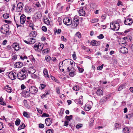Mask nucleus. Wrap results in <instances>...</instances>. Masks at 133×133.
<instances>
[{
  "label": "nucleus",
  "instance_id": "28",
  "mask_svg": "<svg viewBox=\"0 0 133 133\" xmlns=\"http://www.w3.org/2000/svg\"><path fill=\"white\" fill-rule=\"evenodd\" d=\"M36 35V32L35 31H32L31 32L30 36L32 37H35Z\"/></svg>",
  "mask_w": 133,
  "mask_h": 133
},
{
  "label": "nucleus",
  "instance_id": "54",
  "mask_svg": "<svg viewBox=\"0 0 133 133\" xmlns=\"http://www.w3.org/2000/svg\"><path fill=\"white\" fill-rule=\"evenodd\" d=\"M20 73H22V74H23V75H25L26 74V72L25 70V69H23L22 71H21Z\"/></svg>",
  "mask_w": 133,
  "mask_h": 133
},
{
  "label": "nucleus",
  "instance_id": "24",
  "mask_svg": "<svg viewBox=\"0 0 133 133\" xmlns=\"http://www.w3.org/2000/svg\"><path fill=\"white\" fill-rule=\"evenodd\" d=\"M103 91L102 90L98 89L96 92V94L98 96H101L103 95Z\"/></svg>",
  "mask_w": 133,
  "mask_h": 133
},
{
  "label": "nucleus",
  "instance_id": "40",
  "mask_svg": "<svg viewBox=\"0 0 133 133\" xmlns=\"http://www.w3.org/2000/svg\"><path fill=\"white\" fill-rule=\"evenodd\" d=\"M3 17L5 19L8 18L9 17V15L7 14H3Z\"/></svg>",
  "mask_w": 133,
  "mask_h": 133
},
{
  "label": "nucleus",
  "instance_id": "48",
  "mask_svg": "<svg viewBox=\"0 0 133 133\" xmlns=\"http://www.w3.org/2000/svg\"><path fill=\"white\" fill-rule=\"evenodd\" d=\"M77 68L79 72H82L84 71V69L82 68H81L77 66Z\"/></svg>",
  "mask_w": 133,
  "mask_h": 133
},
{
  "label": "nucleus",
  "instance_id": "36",
  "mask_svg": "<svg viewBox=\"0 0 133 133\" xmlns=\"http://www.w3.org/2000/svg\"><path fill=\"white\" fill-rule=\"evenodd\" d=\"M98 19L97 18H94L92 19L91 22L92 23H94L98 21Z\"/></svg>",
  "mask_w": 133,
  "mask_h": 133
},
{
  "label": "nucleus",
  "instance_id": "32",
  "mask_svg": "<svg viewBox=\"0 0 133 133\" xmlns=\"http://www.w3.org/2000/svg\"><path fill=\"white\" fill-rule=\"evenodd\" d=\"M91 107L90 105H88L87 104L85 106V109L86 110L89 111L91 109Z\"/></svg>",
  "mask_w": 133,
  "mask_h": 133
},
{
  "label": "nucleus",
  "instance_id": "49",
  "mask_svg": "<svg viewBox=\"0 0 133 133\" xmlns=\"http://www.w3.org/2000/svg\"><path fill=\"white\" fill-rule=\"evenodd\" d=\"M106 100V98L101 99L100 100V103L101 104H102L105 102V101Z\"/></svg>",
  "mask_w": 133,
  "mask_h": 133
},
{
  "label": "nucleus",
  "instance_id": "46",
  "mask_svg": "<svg viewBox=\"0 0 133 133\" xmlns=\"http://www.w3.org/2000/svg\"><path fill=\"white\" fill-rule=\"evenodd\" d=\"M82 124H77L76 126V128L77 129H79L80 128L82 127Z\"/></svg>",
  "mask_w": 133,
  "mask_h": 133
},
{
  "label": "nucleus",
  "instance_id": "53",
  "mask_svg": "<svg viewBox=\"0 0 133 133\" xmlns=\"http://www.w3.org/2000/svg\"><path fill=\"white\" fill-rule=\"evenodd\" d=\"M26 88V87L25 85L23 84H22L21 85V90H23V89Z\"/></svg>",
  "mask_w": 133,
  "mask_h": 133
},
{
  "label": "nucleus",
  "instance_id": "30",
  "mask_svg": "<svg viewBox=\"0 0 133 133\" xmlns=\"http://www.w3.org/2000/svg\"><path fill=\"white\" fill-rule=\"evenodd\" d=\"M3 99L2 97L0 98V104L3 106H5L6 103L5 102L3 101Z\"/></svg>",
  "mask_w": 133,
  "mask_h": 133
},
{
  "label": "nucleus",
  "instance_id": "22",
  "mask_svg": "<svg viewBox=\"0 0 133 133\" xmlns=\"http://www.w3.org/2000/svg\"><path fill=\"white\" fill-rule=\"evenodd\" d=\"M32 10V8L28 6H26L25 7V12L28 13H29L31 12Z\"/></svg>",
  "mask_w": 133,
  "mask_h": 133
},
{
  "label": "nucleus",
  "instance_id": "57",
  "mask_svg": "<svg viewBox=\"0 0 133 133\" xmlns=\"http://www.w3.org/2000/svg\"><path fill=\"white\" fill-rule=\"evenodd\" d=\"M69 121H65L64 122V125L67 126L68 125Z\"/></svg>",
  "mask_w": 133,
  "mask_h": 133
},
{
  "label": "nucleus",
  "instance_id": "20",
  "mask_svg": "<svg viewBox=\"0 0 133 133\" xmlns=\"http://www.w3.org/2000/svg\"><path fill=\"white\" fill-rule=\"evenodd\" d=\"M22 93L23 96L25 97H28L30 96V92L27 91H22Z\"/></svg>",
  "mask_w": 133,
  "mask_h": 133
},
{
  "label": "nucleus",
  "instance_id": "17",
  "mask_svg": "<svg viewBox=\"0 0 133 133\" xmlns=\"http://www.w3.org/2000/svg\"><path fill=\"white\" fill-rule=\"evenodd\" d=\"M120 51L123 54H127L128 52V50L125 47H122L120 49Z\"/></svg>",
  "mask_w": 133,
  "mask_h": 133
},
{
  "label": "nucleus",
  "instance_id": "38",
  "mask_svg": "<svg viewBox=\"0 0 133 133\" xmlns=\"http://www.w3.org/2000/svg\"><path fill=\"white\" fill-rule=\"evenodd\" d=\"M72 116L70 115L69 116H66L65 118L68 120L70 121L71 119H72Z\"/></svg>",
  "mask_w": 133,
  "mask_h": 133
},
{
  "label": "nucleus",
  "instance_id": "23",
  "mask_svg": "<svg viewBox=\"0 0 133 133\" xmlns=\"http://www.w3.org/2000/svg\"><path fill=\"white\" fill-rule=\"evenodd\" d=\"M79 16H84L85 14V12L84 10L83 9H81L78 12Z\"/></svg>",
  "mask_w": 133,
  "mask_h": 133
},
{
  "label": "nucleus",
  "instance_id": "11",
  "mask_svg": "<svg viewBox=\"0 0 133 133\" xmlns=\"http://www.w3.org/2000/svg\"><path fill=\"white\" fill-rule=\"evenodd\" d=\"M26 18L25 16L23 14H22L20 17V22L21 24H24L26 21Z\"/></svg>",
  "mask_w": 133,
  "mask_h": 133
},
{
  "label": "nucleus",
  "instance_id": "2",
  "mask_svg": "<svg viewBox=\"0 0 133 133\" xmlns=\"http://www.w3.org/2000/svg\"><path fill=\"white\" fill-rule=\"evenodd\" d=\"M9 26L7 24L3 25L0 29L1 33L4 34H6L9 30Z\"/></svg>",
  "mask_w": 133,
  "mask_h": 133
},
{
  "label": "nucleus",
  "instance_id": "50",
  "mask_svg": "<svg viewBox=\"0 0 133 133\" xmlns=\"http://www.w3.org/2000/svg\"><path fill=\"white\" fill-rule=\"evenodd\" d=\"M72 56L74 59H75L76 58V55L75 52H74V54H72Z\"/></svg>",
  "mask_w": 133,
  "mask_h": 133
},
{
  "label": "nucleus",
  "instance_id": "13",
  "mask_svg": "<svg viewBox=\"0 0 133 133\" xmlns=\"http://www.w3.org/2000/svg\"><path fill=\"white\" fill-rule=\"evenodd\" d=\"M42 13L40 11H38L35 13L34 15V18L36 19H40L42 17Z\"/></svg>",
  "mask_w": 133,
  "mask_h": 133
},
{
  "label": "nucleus",
  "instance_id": "44",
  "mask_svg": "<svg viewBox=\"0 0 133 133\" xmlns=\"http://www.w3.org/2000/svg\"><path fill=\"white\" fill-rule=\"evenodd\" d=\"M54 130L52 129H49L46 131V133H53Z\"/></svg>",
  "mask_w": 133,
  "mask_h": 133
},
{
  "label": "nucleus",
  "instance_id": "34",
  "mask_svg": "<svg viewBox=\"0 0 133 133\" xmlns=\"http://www.w3.org/2000/svg\"><path fill=\"white\" fill-rule=\"evenodd\" d=\"M23 115L25 117H26L27 118H29L30 117L29 115L28 114L27 112L25 111H24L23 114Z\"/></svg>",
  "mask_w": 133,
  "mask_h": 133
},
{
  "label": "nucleus",
  "instance_id": "51",
  "mask_svg": "<svg viewBox=\"0 0 133 133\" xmlns=\"http://www.w3.org/2000/svg\"><path fill=\"white\" fill-rule=\"evenodd\" d=\"M42 117H48L49 116V115L48 114H47L45 113H44L42 115Z\"/></svg>",
  "mask_w": 133,
  "mask_h": 133
},
{
  "label": "nucleus",
  "instance_id": "64",
  "mask_svg": "<svg viewBox=\"0 0 133 133\" xmlns=\"http://www.w3.org/2000/svg\"><path fill=\"white\" fill-rule=\"evenodd\" d=\"M130 91L131 92L133 93V87H131L129 88Z\"/></svg>",
  "mask_w": 133,
  "mask_h": 133
},
{
  "label": "nucleus",
  "instance_id": "55",
  "mask_svg": "<svg viewBox=\"0 0 133 133\" xmlns=\"http://www.w3.org/2000/svg\"><path fill=\"white\" fill-rule=\"evenodd\" d=\"M106 17L107 15H103L101 16V18L102 19H103V20H104L106 18Z\"/></svg>",
  "mask_w": 133,
  "mask_h": 133
},
{
  "label": "nucleus",
  "instance_id": "14",
  "mask_svg": "<svg viewBox=\"0 0 133 133\" xmlns=\"http://www.w3.org/2000/svg\"><path fill=\"white\" fill-rule=\"evenodd\" d=\"M133 22V20L131 19H127L124 21V23L126 25H130L132 24Z\"/></svg>",
  "mask_w": 133,
  "mask_h": 133
},
{
  "label": "nucleus",
  "instance_id": "6",
  "mask_svg": "<svg viewBox=\"0 0 133 133\" xmlns=\"http://www.w3.org/2000/svg\"><path fill=\"white\" fill-rule=\"evenodd\" d=\"M9 77L12 80L15 79L16 78V74L14 72H11L9 74Z\"/></svg>",
  "mask_w": 133,
  "mask_h": 133
},
{
  "label": "nucleus",
  "instance_id": "63",
  "mask_svg": "<svg viewBox=\"0 0 133 133\" xmlns=\"http://www.w3.org/2000/svg\"><path fill=\"white\" fill-rule=\"evenodd\" d=\"M3 124L0 122V130H1L3 128Z\"/></svg>",
  "mask_w": 133,
  "mask_h": 133
},
{
  "label": "nucleus",
  "instance_id": "18",
  "mask_svg": "<svg viewBox=\"0 0 133 133\" xmlns=\"http://www.w3.org/2000/svg\"><path fill=\"white\" fill-rule=\"evenodd\" d=\"M23 65V63L20 62H16L15 64V67L17 68H20L22 67Z\"/></svg>",
  "mask_w": 133,
  "mask_h": 133
},
{
  "label": "nucleus",
  "instance_id": "27",
  "mask_svg": "<svg viewBox=\"0 0 133 133\" xmlns=\"http://www.w3.org/2000/svg\"><path fill=\"white\" fill-rule=\"evenodd\" d=\"M44 22L47 25H49L50 24V22L49 20L47 18L44 17Z\"/></svg>",
  "mask_w": 133,
  "mask_h": 133
},
{
  "label": "nucleus",
  "instance_id": "26",
  "mask_svg": "<svg viewBox=\"0 0 133 133\" xmlns=\"http://www.w3.org/2000/svg\"><path fill=\"white\" fill-rule=\"evenodd\" d=\"M131 130L128 127H125L123 128V131L125 133H128L130 132Z\"/></svg>",
  "mask_w": 133,
  "mask_h": 133
},
{
  "label": "nucleus",
  "instance_id": "56",
  "mask_svg": "<svg viewBox=\"0 0 133 133\" xmlns=\"http://www.w3.org/2000/svg\"><path fill=\"white\" fill-rule=\"evenodd\" d=\"M82 98L83 96H81L79 98V103H81V104H82L81 102H82Z\"/></svg>",
  "mask_w": 133,
  "mask_h": 133
},
{
  "label": "nucleus",
  "instance_id": "3",
  "mask_svg": "<svg viewBox=\"0 0 133 133\" xmlns=\"http://www.w3.org/2000/svg\"><path fill=\"white\" fill-rule=\"evenodd\" d=\"M43 47V44H41L40 43H36L34 45V48L36 51H39L42 49Z\"/></svg>",
  "mask_w": 133,
  "mask_h": 133
},
{
  "label": "nucleus",
  "instance_id": "8",
  "mask_svg": "<svg viewBox=\"0 0 133 133\" xmlns=\"http://www.w3.org/2000/svg\"><path fill=\"white\" fill-rule=\"evenodd\" d=\"M24 42L26 43L29 44H33L36 41V39L33 38H30L28 39V41L26 40L24 41Z\"/></svg>",
  "mask_w": 133,
  "mask_h": 133
},
{
  "label": "nucleus",
  "instance_id": "62",
  "mask_svg": "<svg viewBox=\"0 0 133 133\" xmlns=\"http://www.w3.org/2000/svg\"><path fill=\"white\" fill-rule=\"evenodd\" d=\"M27 58V57L26 56H25L24 57H22V56H20L21 59L22 60H24V59H26Z\"/></svg>",
  "mask_w": 133,
  "mask_h": 133
},
{
  "label": "nucleus",
  "instance_id": "52",
  "mask_svg": "<svg viewBox=\"0 0 133 133\" xmlns=\"http://www.w3.org/2000/svg\"><path fill=\"white\" fill-rule=\"evenodd\" d=\"M42 30L44 32L46 31L47 30L45 26H42Z\"/></svg>",
  "mask_w": 133,
  "mask_h": 133
},
{
  "label": "nucleus",
  "instance_id": "12",
  "mask_svg": "<svg viewBox=\"0 0 133 133\" xmlns=\"http://www.w3.org/2000/svg\"><path fill=\"white\" fill-rule=\"evenodd\" d=\"M72 25L74 26V28H76L79 24V20L77 18H74L73 21Z\"/></svg>",
  "mask_w": 133,
  "mask_h": 133
},
{
  "label": "nucleus",
  "instance_id": "7",
  "mask_svg": "<svg viewBox=\"0 0 133 133\" xmlns=\"http://www.w3.org/2000/svg\"><path fill=\"white\" fill-rule=\"evenodd\" d=\"M26 25L31 27L32 30H34V24L33 22L31 20H29L28 21H26Z\"/></svg>",
  "mask_w": 133,
  "mask_h": 133
},
{
  "label": "nucleus",
  "instance_id": "25",
  "mask_svg": "<svg viewBox=\"0 0 133 133\" xmlns=\"http://www.w3.org/2000/svg\"><path fill=\"white\" fill-rule=\"evenodd\" d=\"M43 73L45 77L49 78V75L48 74V72L47 69L46 68H44L43 70Z\"/></svg>",
  "mask_w": 133,
  "mask_h": 133
},
{
  "label": "nucleus",
  "instance_id": "4",
  "mask_svg": "<svg viewBox=\"0 0 133 133\" xmlns=\"http://www.w3.org/2000/svg\"><path fill=\"white\" fill-rule=\"evenodd\" d=\"M64 24L66 25H70L72 24L71 20L69 18L65 17L63 20Z\"/></svg>",
  "mask_w": 133,
  "mask_h": 133
},
{
  "label": "nucleus",
  "instance_id": "37",
  "mask_svg": "<svg viewBox=\"0 0 133 133\" xmlns=\"http://www.w3.org/2000/svg\"><path fill=\"white\" fill-rule=\"evenodd\" d=\"M20 120L18 118H17L15 121V124L16 125H18L20 124Z\"/></svg>",
  "mask_w": 133,
  "mask_h": 133
},
{
  "label": "nucleus",
  "instance_id": "1",
  "mask_svg": "<svg viewBox=\"0 0 133 133\" xmlns=\"http://www.w3.org/2000/svg\"><path fill=\"white\" fill-rule=\"evenodd\" d=\"M121 23L120 19H117L116 21H113L110 24L111 29L115 31H118L119 28L120 24Z\"/></svg>",
  "mask_w": 133,
  "mask_h": 133
},
{
  "label": "nucleus",
  "instance_id": "43",
  "mask_svg": "<svg viewBox=\"0 0 133 133\" xmlns=\"http://www.w3.org/2000/svg\"><path fill=\"white\" fill-rule=\"evenodd\" d=\"M51 59L50 57L49 56H47L45 57V60L47 62H48Z\"/></svg>",
  "mask_w": 133,
  "mask_h": 133
},
{
  "label": "nucleus",
  "instance_id": "42",
  "mask_svg": "<svg viewBox=\"0 0 133 133\" xmlns=\"http://www.w3.org/2000/svg\"><path fill=\"white\" fill-rule=\"evenodd\" d=\"M46 85L44 84H41L40 86L39 87V88L41 89V90H42L45 87Z\"/></svg>",
  "mask_w": 133,
  "mask_h": 133
},
{
  "label": "nucleus",
  "instance_id": "35",
  "mask_svg": "<svg viewBox=\"0 0 133 133\" xmlns=\"http://www.w3.org/2000/svg\"><path fill=\"white\" fill-rule=\"evenodd\" d=\"M73 89L76 91H77L79 90V87L77 85H76L73 87Z\"/></svg>",
  "mask_w": 133,
  "mask_h": 133
},
{
  "label": "nucleus",
  "instance_id": "21",
  "mask_svg": "<svg viewBox=\"0 0 133 133\" xmlns=\"http://www.w3.org/2000/svg\"><path fill=\"white\" fill-rule=\"evenodd\" d=\"M12 47L16 50H18L20 49L18 44L17 43H14L12 45Z\"/></svg>",
  "mask_w": 133,
  "mask_h": 133
},
{
  "label": "nucleus",
  "instance_id": "16",
  "mask_svg": "<svg viewBox=\"0 0 133 133\" xmlns=\"http://www.w3.org/2000/svg\"><path fill=\"white\" fill-rule=\"evenodd\" d=\"M26 75L22 74V73H18L17 74V77L20 80H23L26 77Z\"/></svg>",
  "mask_w": 133,
  "mask_h": 133
},
{
  "label": "nucleus",
  "instance_id": "10",
  "mask_svg": "<svg viewBox=\"0 0 133 133\" xmlns=\"http://www.w3.org/2000/svg\"><path fill=\"white\" fill-rule=\"evenodd\" d=\"M23 6V3L21 2L18 3L17 5V6L16 8L17 11L18 12L21 11L22 10Z\"/></svg>",
  "mask_w": 133,
  "mask_h": 133
},
{
  "label": "nucleus",
  "instance_id": "19",
  "mask_svg": "<svg viewBox=\"0 0 133 133\" xmlns=\"http://www.w3.org/2000/svg\"><path fill=\"white\" fill-rule=\"evenodd\" d=\"M36 71L33 68H29L27 69V72L30 74H34Z\"/></svg>",
  "mask_w": 133,
  "mask_h": 133
},
{
  "label": "nucleus",
  "instance_id": "60",
  "mask_svg": "<svg viewBox=\"0 0 133 133\" xmlns=\"http://www.w3.org/2000/svg\"><path fill=\"white\" fill-rule=\"evenodd\" d=\"M56 92L57 94H59L60 93V89L59 87L56 88Z\"/></svg>",
  "mask_w": 133,
  "mask_h": 133
},
{
  "label": "nucleus",
  "instance_id": "29",
  "mask_svg": "<svg viewBox=\"0 0 133 133\" xmlns=\"http://www.w3.org/2000/svg\"><path fill=\"white\" fill-rule=\"evenodd\" d=\"M121 126V124L120 123H116L115 124V128L116 129H117L120 128Z\"/></svg>",
  "mask_w": 133,
  "mask_h": 133
},
{
  "label": "nucleus",
  "instance_id": "15",
  "mask_svg": "<svg viewBox=\"0 0 133 133\" xmlns=\"http://www.w3.org/2000/svg\"><path fill=\"white\" fill-rule=\"evenodd\" d=\"M45 122L46 125L49 126L52 123V119L50 118H47L45 120Z\"/></svg>",
  "mask_w": 133,
  "mask_h": 133
},
{
  "label": "nucleus",
  "instance_id": "59",
  "mask_svg": "<svg viewBox=\"0 0 133 133\" xmlns=\"http://www.w3.org/2000/svg\"><path fill=\"white\" fill-rule=\"evenodd\" d=\"M123 88V86L122 85H120L119 88H118V91H121Z\"/></svg>",
  "mask_w": 133,
  "mask_h": 133
},
{
  "label": "nucleus",
  "instance_id": "31",
  "mask_svg": "<svg viewBox=\"0 0 133 133\" xmlns=\"http://www.w3.org/2000/svg\"><path fill=\"white\" fill-rule=\"evenodd\" d=\"M97 41L96 40H94L92 41L91 43V44L93 46H97Z\"/></svg>",
  "mask_w": 133,
  "mask_h": 133
},
{
  "label": "nucleus",
  "instance_id": "47",
  "mask_svg": "<svg viewBox=\"0 0 133 133\" xmlns=\"http://www.w3.org/2000/svg\"><path fill=\"white\" fill-rule=\"evenodd\" d=\"M97 37L98 38L100 39H103L104 37L103 35L102 34L100 35L99 36H98Z\"/></svg>",
  "mask_w": 133,
  "mask_h": 133
},
{
  "label": "nucleus",
  "instance_id": "39",
  "mask_svg": "<svg viewBox=\"0 0 133 133\" xmlns=\"http://www.w3.org/2000/svg\"><path fill=\"white\" fill-rule=\"evenodd\" d=\"M75 36L78 37L79 38L81 37V34L79 32H77L75 34Z\"/></svg>",
  "mask_w": 133,
  "mask_h": 133
},
{
  "label": "nucleus",
  "instance_id": "5",
  "mask_svg": "<svg viewBox=\"0 0 133 133\" xmlns=\"http://www.w3.org/2000/svg\"><path fill=\"white\" fill-rule=\"evenodd\" d=\"M67 69L69 71V75L70 76L73 77L76 74L75 70L74 68H71L69 69V68L68 67Z\"/></svg>",
  "mask_w": 133,
  "mask_h": 133
},
{
  "label": "nucleus",
  "instance_id": "61",
  "mask_svg": "<svg viewBox=\"0 0 133 133\" xmlns=\"http://www.w3.org/2000/svg\"><path fill=\"white\" fill-rule=\"evenodd\" d=\"M39 127L40 128H43L44 127V125L42 124H39Z\"/></svg>",
  "mask_w": 133,
  "mask_h": 133
},
{
  "label": "nucleus",
  "instance_id": "9",
  "mask_svg": "<svg viewBox=\"0 0 133 133\" xmlns=\"http://www.w3.org/2000/svg\"><path fill=\"white\" fill-rule=\"evenodd\" d=\"M30 92L32 94H35L36 93L38 90L36 87L34 86H31L29 88Z\"/></svg>",
  "mask_w": 133,
  "mask_h": 133
},
{
  "label": "nucleus",
  "instance_id": "41",
  "mask_svg": "<svg viewBox=\"0 0 133 133\" xmlns=\"http://www.w3.org/2000/svg\"><path fill=\"white\" fill-rule=\"evenodd\" d=\"M103 66L104 64H102L101 66H98L97 68V70H102L103 69Z\"/></svg>",
  "mask_w": 133,
  "mask_h": 133
},
{
  "label": "nucleus",
  "instance_id": "45",
  "mask_svg": "<svg viewBox=\"0 0 133 133\" xmlns=\"http://www.w3.org/2000/svg\"><path fill=\"white\" fill-rule=\"evenodd\" d=\"M6 89V91L9 93H10L12 92V89L11 87H9V88H5Z\"/></svg>",
  "mask_w": 133,
  "mask_h": 133
},
{
  "label": "nucleus",
  "instance_id": "33",
  "mask_svg": "<svg viewBox=\"0 0 133 133\" xmlns=\"http://www.w3.org/2000/svg\"><path fill=\"white\" fill-rule=\"evenodd\" d=\"M25 125L24 123H23L18 127V130H21L22 129H23L25 128Z\"/></svg>",
  "mask_w": 133,
  "mask_h": 133
},
{
  "label": "nucleus",
  "instance_id": "58",
  "mask_svg": "<svg viewBox=\"0 0 133 133\" xmlns=\"http://www.w3.org/2000/svg\"><path fill=\"white\" fill-rule=\"evenodd\" d=\"M32 77L34 79H36L38 78V77L35 74L33 75L32 76Z\"/></svg>",
  "mask_w": 133,
  "mask_h": 133
}]
</instances>
